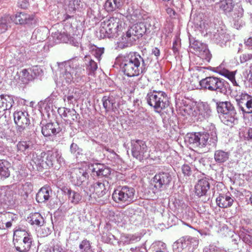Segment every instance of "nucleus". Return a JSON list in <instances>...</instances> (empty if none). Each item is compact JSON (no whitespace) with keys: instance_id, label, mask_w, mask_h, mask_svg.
<instances>
[{"instance_id":"72a5a7b5","label":"nucleus","mask_w":252,"mask_h":252,"mask_svg":"<svg viewBox=\"0 0 252 252\" xmlns=\"http://www.w3.org/2000/svg\"><path fill=\"white\" fill-rule=\"evenodd\" d=\"M96 173L98 176H108L110 174L111 170L108 167H105L103 165H98Z\"/></svg>"},{"instance_id":"f8f14e48","label":"nucleus","mask_w":252,"mask_h":252,"mask_svg":"<svg viewBox=\"0 0 252 252\" xmlns=\"http://www.w3.org/2000/svg\"><path fill=\"white\" fill-rule=\"evenodd\" d=\"M210 186L208 179L203 178L199 180L194 186V193L201 197L206 195L207 192L210 189Z\"/></svg>"},{"instance_id":"423d86ee","label":"nucleus","mask_w":252,"mask_h":252,"mask_svg":"<svg viewBox=\"0 0 252 252\" xmlns=\"http://www.w3.org/2000/svg\"><path fill=\"white\" fill-rule=\"evenodd\" d=\"M232 96L234 98L238 105L241 107L243 112L252 113V96L240 91H233Z\"/></svg>"},{"instance_id":"5701e85b","label":"nucleus","mask_w":252,"mask_h":252,"mask_svg":"<svg viewBox=\"0 0 252 252\" xmlns=\"http://www.w3.org/2000/svg\"><path fill=\"white\" fill-rule=\"evenodd\" d=\"M49 197V189L47 187H43L37 192L36 199L38 202L42 203L48 200Z\"/></svg>"},{"instance_id":"7c9ffc66","label":"nucleus","mask_w":252,"mask_h":252,"mask_svg":"<svg viewBox=\"0 0 252 252\" xmlns=\"http://www.w3.org/2000/svg\"><path fill=\"white\" fill-rule=\"evenodd\" d=\"M10 17L8 15H5L0 18V32H5L8 27L10 22Z\"/></svg>"},{"instance_id":"ea45409f","label":"nucleus","mask_w":252,"mask_h":252,"mask_svg":"<svg viewBox=\"0 0 252 252\" xmlns=\"http://www.w3.org/2000/svg\"><path fill=\"white\" fill-rule=\"evenodd\" d=\"M29 147V142L24 141L19 142L17 145V150L20 152H24Z\"/></svg>"},{"instance_id":"680f3d73","label":"nucleus","mask_w":252,"mask_h":252,"mask_svg":"<svg viewBox=\"0 0 252 252\" xmlns=\"http://www.w3.org/2000/svg\"><path fill=\"white\" fill-rule=\"evenodd\" d=\"M157 252H163L161 251H157Z\"/></svg>"},{"instance_id":"b1692460","label":"nucleus","mask_w":252,"mask_h":252,"mask_svg":"<svg viewBox=\"0 0 252 252\" xmlns=\"http://www.w3.org/2000/svg\"><path fill=\"white\" fill-rule=\"evenodd\" d=\"M234 109V107L229 102H222L220 103L218 106V112L221 114V116L224 114H227L230 112L233 114V110Z\"/></svg>"},{"instance_id":"79ce46f5","label":"nucleus","mask_w":252,"mask_h":252,"mask_svg":"<svg viewBox=\"0 0 252 252\" xmlns=\"http://www.w3.org/2000/svg\"><path fill=\"white\" fill-rule=\"evenodd\" d=\"M103 105L107 110L113 108V104L112 100L105 97L103 99Z\"/></svg>"},{"instance_id":"1a4fd4ad","label":"nucleus","mask_w":252,"mask_h":252,"mask_svg":"<svg viewBox=\"0 0 252 252\" xmlns=\"http://www.w3.org/2000/svg\"><path fill=\"white\" fill-rule=\"evenodd\" d=\"M89 166L87 163H84L81 167H76L71 169V176L72 181L77 185H81L83 182L86 181L88 175L87 172Z\"/></svg>"},{"instance_id":"7ed1b4c3","label":"nucleus","mask_w":252,"mask_h":252,"mask_svg":"<svg viewBox=\"0 0 252 252\" xmlns=\"http://www.w3.org/2000/svg\"><path fill=\"white\" fill-rule=\"evenodd\" d=\"M214 129L215 130V128ZM209 136V134L207 133H191L187 134L186 141L193 148L204 147L209 142H210L211 144H215L218 140L216 130H214L211 134V137L210 138V140Z\"/></svg>"},{"instance_id":"f257e3e1","label":"nucleus","mask_w":252,"mask_h":252,"mask_svg":"<svg viewBox=\"0 0 252 252\" xmlns=\"http://www.w3.org/2000/svg\"><path fill=\"white\" fill-rule=\"evenodd\" d=\"M126 27L123 15L111 17L101 23L99 36L101 38L116 37Z\"/></svg>"},{"instance_id":"412c9836","label":"nucleus","mask_w":252,"mask_h":252,"mask_svg":"<svg viewBox=\"0 0 252 252\" xmlns=\"http://www.w3.org/2000/svg\"><path fill=\"white\" fill-rule=\"evenodd\" d=\"M54 154V152H49L48 153V155L46 158V161L45 162L40 158H34L33 161L38 166H41L43 168H47L48 167H50L53 165V162L56 160V157H50L52 154Z\"/></svg>"},{"instance_id":"bb28decb","label":"nucleus","mask_w":252,"mask_h":252,"mask_svg":"<svg viewBox=\"0 0 252 252\" xmlns=\"http://www.w3.org/2000/svg\"><path fill=\"white\" fill-rule=\"evenodd\" d=\"M121 5V0H107L105 3V8L108 12H112Z\"/></svg>"},{"instance_id":"6ab92c4d","label":"nucleus","mask_w":252,"mask_h":252,"mask_svg":"<svg viewBox=\"0 0 252 252\" xmlns=\"http://www.w3.org/2000/svg\"><path fill=\"white\" fill-rule=\"evenodd\" d=\"M60 113L64 121L69 124H72L77 119V113L74 109H69L63 108L60 109Z\"/></svg>"},{"instance_id":"6e6552de","label":"nucleus","mask_w":252,"mask_h":252,"mask_svg":"<svg viewBox=\"0 0 252 252\" xmlns=\"http://www.w3.org/2000/svg\"><path fill=\"white\" fill-rule=\"evenodd\" d=\"M147 101L148 104L154 107L158 111V109H162L166 106L167 99L165 93L162 92H153L148 94Z\"/></svg>"},{"instance_id":"f704fd0d","label":"nucleus","mask_w":252,"mask_h":252,"mask_svg":"<svg viewBox=\"0 0 252 252\" xmlns=\"http://www.w3.org/2000/svg\"><path fill=\"white\" fill-rule=\"evenodd\" d=\"M70 152L77 158H81L82 156V150L77 144L72 143L70 146Z\"/></svg>"},{"instance_id":"a18cd8bd","label":"nucleus","mask_w":252,"mask_h":252,"mask_svg":"<svg viewBox=\"0 0 252 252\" xmlns=\"http://www.w3.org/2000/svg\"><path fill=\"white\" fill-rule=\"evenodd\" d=\"M25 18V23L26 24H32V22L35 21L34 15L33 14H26Z\"/></svg>"},{"instance_id":"a211bd4d","label":"nucleus","mask_w":252,"mask_h":252,"mask_svg":"<svg viewBox=\"0 0 252 252\" xmlns=\"http://www.w3.org/2000/svg\"><path fill=\"white\" fill-rule=\"evenodd\" d=\"M217 205L222 208L230 207L233 204L234 199L228 194H220L216 199Z\"/></svg>"},{"instance_id":"4d7b16f0","label":"nucleus","mask_w":252,"mask_h":252,"mask_svg":"<svg viewBox=\"0 0 252 252\" xmlns=\"http://www.w3.org/2000/svg\"><path fill=\"white\" fill-rule=\"evenodd\" d=\"M167 12L168 14H171L172 13H173V14H174V12L173 11V10L171 9V8H168L167 9Z\"/></svg>"},{"instance_id":"13d9d810","label":"nucleus","mask_w":252,"mask_h":252,"mask_svg":"<svg viewBox=\"0 0 252 252\" xmlns=\"http://www.w3.org/2000/svg\"><path fill=\"white\" fill-rule=\"evenodd\" d=\"M249 135L250 136V138H252V129H250L249 130Z\"/></svg>"},{"instance_id":"0eeeda50","label":"nucleus","mask_w":252,"mask_h":252,"mask_svg":"<svg viewBox=\"0 0 252 252\" xmlns=\"http://www.w3.org/2000/svg\"><path fill=\"white\" fill-rule=\"evenodd\" d=\"M135 190L133 188L123 187L115 189L112 194L113 200L118 203L130 202L134 198Z\"/></svg>"},{"instance_id":"a878e982","label":"nucleus","mask_w":252,"mask_h":252,"mask_svg":"<svg viewBox=\"0 0 252 252\" xmlns=\"http://www.w3.org/2000/svg\"><path fill=\"white\" fill-rule=\"evenodd\" d=\"M0 96L1 98V104L3 106V110L5 111L10 109L14 103L13 96L9 95H1Z\"/></svg>"},{"instance_id":"603ef678","label":"nucleus","mask_w":252,"mask_h":252,"mask_svg":"<svg viewBox=\"0 0 252 252\" xmlns=\"http://www.w3.org/2000/svg\"><path fill=\"white\" fill-rule=\"evenodd\" d=\"M245 44L247 46L252 49V36L250 37L245 41Z\"/></svg>"},{"instance_id":"e433bc0d","label":"nucleus","mask_w":252,"mask_h":252,"mask_svg":"<svg viewBox=\"0 0 252 252\" xmlns=\"http://www.w3.org/2000/svg\"><path fill=\"white\" fill-rule=\"evenodd\" d=\"M220 7L226 12L230 11L233 8L232 0H224L221 2Z\"/></svg>"},{"instance_id":"2f4dec72","label":"nucleus","mask_w":252,"mask_h":252,"mask_svg":"<svg viewBox=\"0 0 252 252\" xmlns=\"http://www.w3.org/2000/svg\"><path fill=\"white\" fill-rule=\"evenodd\" d=\"M56 132L55 126L51 123L47 124L42 128V133L45 136H49Z\"/></svg>"},{"instance_id":"5fc2aeb1","label":"nucleus","mask_w":252,"mask_h":252,"mask_svg":"<svg viewBox=\"0 0 252 252\" xmlns=\"http://www.w3.org/2000/svg\"><path fill=\"white\" fill-rule=\"evenodd\" d=\"M153 53L156 56V57H158L159 56V54H160V52H159V50L158 48H155L154 49H153Z\"/></svg>"},{"instance_id":"09e8293b","label":"nucleus","mask_w":252,"mask_h":252,"mask_svg":"<svg viewBox=\"0 0 252 252\" xmlns=\"http://www.w3.org/2000/svg\"><path fill=\"white\" fill-rule=\"evenodd\" d=\"M19 5L23 8H25L27 7L28 5V0H19L18 1Z\"/></svg>"},{"instance_id":"f03ea898","label":"nucleus","mask_w":252,"mask_h":252,"mask_svg":"<svg viewBox=\"0 0 252 252\" xmlns=\"http://www.w3.org/2000/svg\"><path fill=\"white\" fill-rule=\"evenodd\" d=\"M181 113L185 117H190L194 120L201 121L207 114L208 105L202 102H192L181 108Z\"/></svg>"},{"instance_id":"2eb2a0df","label":"nucleus","mask_w":252,"mask_h":252,"mask_svg":"<svg viewBox=\"0 0 252 252\" xmlns=\"http://www.w3.org/2000/svg\"><path fill=\"white\" fill-rule=\"evenodd\" d=\"M171 177L167 173H160L155 175L154 179L155 187L159 189L163 186L167 185L171 181Z\"/></svg>"},{"instance_id":"aec40b11","label":"nucleus","mask_w":252,"mask_h":252,"mask_svg":"<svg viewBox=\"0 0 252 252\" xmlns=\"http://www.w3.org/2000/svg\"><path fill=\"white\" fill-rule=\"evenodd\" d=\"M190 46L191 48L194 50L196 53L202 58L208 54L209 51L206 45L196 40L191 42Z\"/></svg>"},{"instance_id":"3c124183","label":"nucleus","mask_w":252,"mask_h":252,"mask_svg":"<svg viewBox=\"0 0 252 252\" xmlns=\"http://www.w3.org/2000/svg\"><path fill=\"white\" fill-rule=\"evenodd\" d=\"M131 250L132 252H147L146 249L144 247L132 248Z\"/></svg>"},{"instance_id":"9d476101","label":"nucleus","mask_w":252,"mask_h":252,"mask_svg":"<svg viewBox=\"0 0 252 252\" xmlns=\"http://www.w3.org/2000/svg\"><path fill=\"white\" fill-rule=\"evenodd\" d=\"M202 88L210 91L221 90L223 87V82L218 78L208 77L202 79L199 82Z\"/></svg>"},{"instance_id":"37998d69","label":"nucleus","mask_w":252,"mask_h":252,"mask_svg":"<svg viewBox=\"0 0 252 252\" xmlns=\"http://www.w3.org/2000/svg\"><path fill=\"white\" fill-rule=\"evenodd\" d=\"M182 170L185 176H189L191 175V171L190 167L187 164H184L183 165Z\"/></svg>"},{"instance_id":"8fccbe9b","label":"nucleus","mask_w":252,"mask_h":252,"mask_svg":"<svg viewBox=\"0 0 252 252\" xmlns=\"http://www.w3.org/2000/svg\"><path fill=\"white\" fill-rule=\"evenodd\" d=\"M103 54V51L101 49L97 48L94 51V55L95 56L98 60H99V58L101 55Z\"/></svg>"},{"instance_id":"c03bdc74","label":"nucleus","mask_w":252,"mask_h":252,"mask_svg":"<svg viewBox=\"0 0 252 252\" xmlns=\"http://www.w3.org/2000/svg\"><path fill=\"white\" fill-rule=\"evenodd\" d=\"M50 157H56V159L59 163L63 162V158L58 151H54V154H52Z\"/></svg>"},{"instance_id":"bf43d9fd","label":"nucleus","mask_w":252,"mask_h":252,"mask_svg":"<svg viewBox=\"0 0 252 252\" xmlns=\"http://www.w3.org/2000/svg\"><path fill=\"white\" fill-rule=\"evenodd\" d=\"M250 72H251L250 79H251L252 80V66H251V69L250 70Z\"/></svg>"},{"instance_id":"473e14b6","label":"nucleus","mask_w":252,"mask_h":252,"mask_svg":"<svg viewBox=\"0 0 252 252\" xmlns=\"http://www.w3.org/2000/svg\"><path fill=\"white\" fill-rule=\"evenodd\" d=\"M67 194L69 196V199L71 202L73 204H77L81 200V196L77 192L72 191L70 189L67 191Z\"/></svg>"},{"instance_id":"4468645a","label":"nucleus","mask_w":252,"mask_h":252,"mask_svg":"<svg viewBox=\"0 0 252 252\" xmlns=\"http://www.w3.org/2000/svg\"><path fill=\"white\" fill-rule=\"evenodd\" d=\"M147 151V146L142 141H137L133 143L132 153L134 157L141 159Z\"/></svg>"},{"instance_id":"20e7f679","label":"nucleus","mask_w":252,"mask_h":252,"mask_svg":"<svg viewBox=\"0 0 252 252\" xmlns=\"http://www.w3.org/2000/svg\"><path fill=\"white\" fill-rule=\"evenodd\" d=\"M142 61L141 56L135 53L129 54L124 61L123 69L124 73L129 77L138 75L142 72L140 64Z\"/></svg>"},{"instance_id":"4c0bfd02","label":"nucleus","mask_w":252,"mask_h":252,"mask_svg":"<svg viewBox=\"0 0 252 252\" xmlns=\"http://www.w3.org/2000/svg\"><path fill=\"white\" fill-rule=\"evenodd\" d=\"M26 14L24 13H18L15 15L14 22L17 24H26Z\"/></svg>"},{"instance_id":"49530a36","label":"nucleus","mask_w":252,"mask_h":252,"mask_svg":"<svg viewBox=\"0 0 252 252\" xmlns=\"http://www.w3.org/2000/svg\"><path fill=\"white\" fill-rule=\"evenodd\" d=\"M252 59V55L248 54H244L241 55L240 57V61L241 63H245Z\"/></svg>"},{"instance_id":"f3484780","label":"nucleus","mask_w":252,"mask_h":252,"mask_svg":"<svg viewBox=\"0 0 252 252\" xmlns=\"http://www.w3.org/2000/svg\"><path fill=\"white\" fill-rule=\"evenodd\" d=\"M28 114L23 111H16L14 113V120L16 125L21 128H25L29 124Z\"/></svg>"},{"instance_id":"c756f323","label":"nucleus","mask_w":252,"mask_h":252,"mask_svg":"<svg viewBox=\"0 0 252 252\" xmlns=\"http://www.w3.org/2000/svg\"><path fill=\"white\" fill-rule=\"evenodd\" d=\"M94 193L98 197H100L106 193V189L103 183L98 182L94 185Z\"/></svg>"},{"instance_id":"9b49d317","label":"nucleus","mask_w":252,"mask_h":252,"mask_svg":"<svg viewBox=\"0 0 252 252\" xmlns=\"http://www.w3.org/2000/svg\"><path fill=\"white\" fill-rule=\"evenodd\" d=\"M145 29L143 27L142 24H136L133 25L131 28L127 31L126 33V37L125 38V40L122 42V44H123L124 46H128V39L131 37L135 39L134 37L139 38L144 33Z\"/></svg>"},{"instance_id":"39448f33","label":"nucleus","mask_w":252,"mask_h":252,"mask_svg":"<svg viewBox=\"0 0 252 252\" xmlns=\"http://www.w3.org/2000/svg\"><path fill=\"white\" fill-rule=\"evenodd\" d=\"M13 243L16 250L20 252L28 251L31 245L32 240L29 233L24 230L15 231Z\"/></svg>"},{"instance_id":"052dcab7","label":"nucleus","mask_w":252,"mask_h":252,"mask_svg":"<svg viewBox=\"0 0 252 252\" xmlns=\"http://www.w3.org/2000/svg\"><path fill=\"white\" fill-rule=\"evenodd\" d=\"M250 201H251V203L252 204V195L251 196V197L250 198Z\"/></svg>"},{"instance_id":"a19ab883","label":"nucleus","mask_w":252,"mask_h":252,"mask_svg":"<svg viewBox=\"0 0 252 252\" xmlns=\"http://www.w3.org/2000/svg\"><path fill=\"white\" fill-rule=\"evenodd\" d=\"M223 75L227 77L233 84H236V82L235 79V71H229L225 70L223 72Z\"/></svg>"},{"instance_id":"393cba45","label":"nucleus","mask_w":252,"mask_h":252,"mask_svg":"<svg viewBox=\"0 0 252 252\" xmlns=\"http://www.w3.org/2000/svg\"><path fill=\"white\" fill-rule=\"evenodd\" d=\"M229 154L222 150H217L214 154V158L216 162L219 163L224 162L228 160Z\"/></svg>"},{"instance_id":"ddd939ff","label":"nucleus","mask_w":252,"mask_h":252,"mask_svg":"<svg viewBox=\"0 0 252 252\" xmlns=\"http://www.w3.org/2000/svg\"><path fill=\"white\" fill-rule=\"evenodd\" d=\"M17 219L16 215L9 212L0 215V229L3 230L10 228L12 222Z\"/></svg>"},{"instance_id":"4be33fe9","label":"nucleus","mask_w":252,"mask_h":252,"mask_svg":"<svg viewBox=\"0 0 252 252\" xmlns=\"http://www.w3.org/2000/svg\"><path fill=\"white\" fill-rule=\"evenodd\" d=\"M29 222L32 225L36 226H42L44 223V219L42 216L38 213L31 214L28 218Z\"/></svg>"},{"instance_id":"e2e57ef3","label":"nucleus","mask_w":252,"mask_h":252,"mask_svg":"<svg viewBox=\"0 0 252 252\" xmlns=\"http://www.w3.org/2000/svg\"><path fill=\"white\" fill-rule=\"evenodd\" d=\"M87 58V56H86L85 57V59H86Z\"/></svg>"},{"instance_id":"cd10ccee","label":"nucleus","mask_w":252,"mask_h":252,"mask_svg":"<svg viewBox=\"0 0 252 252\" xmlns=\"http://www.w3.org/2000/svg\"><path fill=\"white\" fill-rule=\"evenodd\" d=\"M10 164L6 160H0V177H8L10 175Z\"/></svg>"},{"instance_id":"6e6d98bb","label":"nucleus","mask_w":252,"mask_h":252,"mask_svg":"<svg viewBox=\"0 0 252 252\" xmlns=\"http://www.w3.org/2000/svg\"><path fill=\"white\" fill-rule=\"evenodd\" d=\"M65 75H66V76L68 77V79H67V82H70V81H71V79H72V75H71L70 73H66L65 74Z\"/></svg>"},{"instance_id":"58836bf2","label":"nucleus","mask_w":252,"mask_h":252,"mask_svg":"<svg viewBox=\"0 0 252 252\" xmlns=\"http://www.w3.org/2000/svg\"><path fill=\"white\" fill-rule=\"evenodd\" d=\"M79 248L82 250V252H92L90 243L86 240H83L81 243Z\"/></svg>"},{"instance_id":"de8ad7c7","label":"nucleus","mask_w":252,"mask_h":252,"mask_svg":"<svg viewBox=\"0 0 252 252\" xmlns=\"http://www.w3.org/2000/svg\"><path fill=\"white\" fill-rule=\"evenodd\" d=\"M89 67L90 69L92 71H95L97 68L96 63L92 60L90 61Z\"/></svg>"},{"instance_id":"dca6fc26","label":"nucleus","mask_w":252,"mask_h":252,"mask_svg":"<svg viewBox=\"0 0 252 252\" xmlns=\"http://www.w3.org/2000/svg\"><path fill=\"white\" fill-rule=\"evenodd\" d=\"M17 76L16 80L20 85L28 84L34 79L31 69H23L18 73Z\"/></svg>"},{"instance_id":"864d4df0","label":"nucleus","mask_w":252,"mask_h":252,"mask_svg":"<svg viewBox=\"0 0 252 252\" xmlns=\"http://www.w3.org/2000/svg\"><path fill=\"white\" fill-rule=\"evenodd\" d=\"M50 252H62V249L58 247H54Z\"/></svg>"},{"instance_id":"c9c22d12","label":"nucleus","mask_w":252,"mask_h":252,"mask_svg":"<svg viewBox=\"0 0 252 252\" xmlns=\"http://www.w3.org/2000/svg\"><path fill=\"white\" fill-rule=\"evenodd\" d=\"M135 237L131 234H123L121 237V243L123 244H129L134 241Z\"/></svg>"},{"instance_id":"c85d7f7f","label":"nucleus","mask_w":252,"mask_h":252,"mask_svg":"<svg viewBox=\"0 0 252 252\" xmlns=\"http://www.w3.org/2000/svg\"><path fill=\"white\" fill-rule=\"evenodd\" d=\"M233 114L229 112V113H227V114H224L220 116L221 120L224 124L227 125H230L232 123H233L235 121L236 112L235 109L233 110Z\"/></svg>"}]
</instances>
